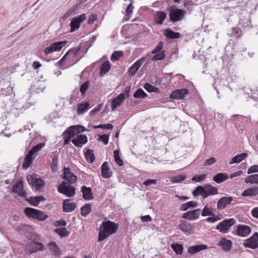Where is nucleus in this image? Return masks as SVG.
<instances>
[{"label": "nucleus", "mask_w": 258, "mask_h": 258, "mask_svg": "<svg viewBox=\"0 0 258 258\" xmlns=\"http://www.w3.org/2000/svg\"><path fill=\"white\" fill-rule=\"evenodd\" d=\"M119 227L118 224L115 223L110 220H106L102 222L99 227V234L98 242H100L108 236L115 233Z\"/></svg>", "instance_id": "1"}, {"label": "nucleus", "mask_w": 258, "mask_h": 258, "mask_svg": "<svg viewBox=\"0 0 258 258\" xmlns=\"http://www.w3.org/2000/svg\"><path fill=\"white\" fill-rule=\"evenodd\" d=\"M24 213L27 217L39 221H44L48 217V216L45 213L32 208H26L24 210Z\"/></svg>", "instance_id": "2"}, {"label": "nucleus", "mask_w": 258, "mask_h": 258, "mask_svg": "<svg viewBox=\"0 0 258 258\" xmlns=\"http://www.w3.org/2000/svg\"><path fill=\"white\" fill-rule=\"evenodd\" d=\"M245 22H243L242 20H241L238 25L233 27L231 30L229 31L228 33V34L230 37H233L236 39H238L240 38L242 35V31L239 27V25H241L243 27H251V22L249 19H245Z\"/></svg>", "instance_id": "3"}, {"label": "nucleus", "mask_w": 258, "mask_h": 258, "mask_svg": "<svg viewBox=\"0 0 258 258\" xmlns=\"http://www.w3.org/2000/svg\"><path fill=\"white\" fill-rule=\"evenodd\" d=\"M81 47H73L69 49L64 55L58 61V64L62 66L66 62L71 61L72 59L76 58L79 55L81 51Z\"/></svg>", "instance_id": "4"}, {"label": "nucleus", "mask_w": 258, "mask_h": 258, "mask_svg": "<svg viewBox=\"0 0 258 258\" xmlns=\"http://www.w3.org/2000/svg\"><path fill=\"white\" fill-rule=\"evenodd\" d=\"M57 190L59 193L67 197L71 198L76 194V188L72 185H68L67 182L62 181L58 186Z\"/></svg>", "instance_id": "5"}, {"label": "nucleus", "mask_w": 258, "mask_h": 258, "mask_svg": "<svg viewBox=\"0 0 258 258\" xmlns=\"http://www.w3.org/2000/svg\"><path fill=\"white\" fill-rule=\"evenodd\" d=\"M44 245L41 242L38 241L36 238L31 239L27 246V252L28 254H32L38 251H43Z\"/></svg>", "instance_id": "6"}, {"label": "nucleus", "mask_w": 258, "mask_h": 258, "mask_svg": "<svg viewBox=\"0 0 258 258\" xmlns=\"http://www.w3.org/2000/svg\"><path fill=\"white\" fill-rule=\"evenodd\" d=\"M235 223V220L234 218L225 219L219 223L216 227V229L218 230L222 233H227L230 227Z\"/></svg>", "instance_id": "7"}, {"label": "nucleus", "mask_w": 258, "mask_h": 258, "mask_svg": "<svg viewBox=\"0 0 258 258\" xmlns=\"http://www.w3.org/2000/svg\"><path fill=\"white\" fill-rule=\"evenodd\" d=\"M185 13V12L181 9L171 8L169 13V19L173 23L176 22L184 17Z\"/></svg>", "instance_id": "8"}, {"label": "nucleus", "mask_w": 258, "mask_h": 258, "mask_svg": "<svg viewBox=\"0 0 258 258\" xmlns=\"http://www.w3.org/2000/svg\"><path fill=\"white\" fill-rule=\"evenodd\" d=\"M86 19V16L85 14H82L81 15L73 18L70 23V32H74L78 30L80 27L81 23L84 22Z\"/></svg>", "instance_id": "9"}, {"label": "nucleus", "mask_w": 258, "mask_h": 258, "mask_svg": "<svg viewBox=\"0 0 258 258\" xmlns=\"http://www.w3.org/2000/svg\"><path fill=\"white\" fill-rule=\"evenodd\" d=\"M243 245L245 247H248L253 249L257 248L258 233L255 232L252 236L245 240Z\"/></svg>", "instance_id": "10"}, {"label": "nucleus", "mask_w": 258, "mask_h": 258, "mask_svg": "<svg viewBox=\"0 0 258 258\" xmlns=\"http://www.w3.org/2000/svg\"><path fill=\"white\" fill-rule=\"evenodd\" d=\"M11 192L17 194L19 196L26 198V192L24 189L23 182L22 180L17 181L12 186Z\"/></svg>", "instance_id": "11"}, {"label": "nucleus", "mask_w": 258, "mask_h": 258, "mask_svg": "<svg viewBox=\"0 0 258 258\" xmlns=\"http://www.w3.org/2000/svg\"><path fill=\"white\" fill-rule=\"evenodd\" d=\"M188 94V90L187 89H176L170 95V98L182 100L187 96Z\"/></svg>", "instance_id": "12"}, {"label": "nucleus", "mask_w": 258, "mask_h": 258, "mask_svg": "<svg viewBox=\"0 0 258 258\" xmlns=\"http://www.w3.org/2000/svg\"><path fill=\"white\" fill-rule=\"evenodd\" d=\"M178 227L180 230L187 235L192 234L195 230L194 225L186 221H182L178 225Z\"/></svg>", "instance_id": "13"}, {"label": "nucleus", "mask_w": 258, "mask_h": 258, "mask_svg": "<svg viewBox=\"0 0 258 258\" xmlns=\"http://www.w3.org/2000/svg\"><path fill=\"white\" fill-rule=\"evenodd\" d=\"M63 175L61 176L62 179L66 180L70 183H74L77 180V176L73 173L69 167H64L63 169Z\"/></svg>", "instance_id": "14"}, {"label": "nucleus", "mask_w": 258, "mask_h": 258, "mask_svg": "<svg viewBox=\"0 0 258 258\" xmlns=\"http://www.w3.org/2000/svg\"><path fill=\"white\" fill-rule=\"evenodd\" d=\"M200 214L201 210L197 209L183 213L182 218L186 220L192 221L198 219Z\"/></svg>", "instance_id": "15"}, {"label": "nucleus", "mask_w": 258, "mask_h": 258, "mask_svg": "<svg viewBox=\"0 0 258 258\" xmlns=\"http://www.w3.org/2000/svg\"><path fill=\"white\" fill-rule=\"evenodd\" d=\"M72 143L77 147H82L83 145L87 143L88 138L85 135H78L71 140Z\"/></svg>", "instance_id": "16"}, {"label": "nucleus", "mask_w": 258, "mask_h": 258, "mask_svg": "<svg viewBox=\"0 0 258 258\" xmlns=\"http://www.w3.org/2000/svg\"><path fill=\"white\" fill-rule=\"evenodd\" d=\"M217 245L221 247L223 250L228 252L231 249L232 242L225 237H222L217 243Z\"/></svg>", "instance_id": "17"}, {"label": "nucleus", "mask_w": 258, "mask_h": 258, "mask_svg": "<svg viewBox=\"0 0 258 258\" xmlns=\"http://www.w3.org/2000/svg\"><path fill=\"white\" fill-rule=\"evenodd\" d=\"M250 232V227L245 225H238L236 231V234L241 237L247 236Z\"/></svg>", "instance_id": "18"}, {"label": "nucleus", "mask_w": 258, "mask_h": 258, "mask_svg": "<svg viewBox=\"0 0 258 258\" xmlns=\"http://www.w3.org/2000/svg\"><path fill=\"white\" fill-rule=\"evenodd\" d=\"M86 130L85 127L81 125H72L68 129V134L75 136L78 134L83 133Z\"/></svg>", "instance_id": "19"}, {"label": "nucleus", "mask_w": 258, "mask_h": 258, "mask_svg": "<svg viewBox=\"0 0 258 258\" xmlns=\"http://www.w3.org/2000/svg\"><path fill=\"white\" fill-rule=\"evenodd\" d=\"M233 201L231 197H223L220 199L217 202V209L221 210L224 209L227 205L230 204Z\"/></svg>", "instance_id": "20"}, {"label": "nucleus", "mask_w": 258, "mask_h": 258, "mask_svg": "<svg viewBox=\"0 0 258 258\" xmlns=\"http://www.w3.org/2000/svg\"><path fill=\"white\" fill-rule=\"evenodd\" d=\"M82 197L85 200H91L94 198L93 194L91 187L83 185L81 187Z\"/></svg>", "instance_id": "21"}, {"label": "nucleus", "mask_w": 258, "mask_h": 258, "mask_svg": "<svg viewBox=\"0 0 258 258\" xmlns=\"http://www.w3.org/2000/svg\"><path fill=\"white\" fill-rule=\"evenodd\" d=\"M204 197L205 199L209 196L216 195L218 194V189L217 187L212 186L211 184H208L204 186Z\"/></svg>", "instance_id": "22"}, {"label": "nucleus", "mask_w": 258, "mask_h": 258, "mask_svg": "<svg viewBox=\"0 0 258 258\" xmlns=\"http://www.w3.org/2000/svg\"><path fill=\"white\" fill-rule=\"evenodd\" d=\"M163 35L169 39H178L181 36L180 33L174 32L170 28H167L164 30Z\"/></svg>", "instance_id": "23"}, {"label": "nucleus", "mask_w": 258, "mask_h": 258, "mask_svg": "<svg viewBox=\"0 0 258 258\" xmlns=\"http://www.w3.org/2000/svg\"><path fill=\"white\" fill-rule=\"evenodd\" d=\"M48 247L52 252V254L56 257L59 256L61 253L58 245L55 242L51 241L48 244Z\"/></svg>", "instance_id": "24"}, {"label": "nucleus", "mask_w": 258, "mask_h": 258, "mask_svg": "<svg viewBox=\"0 0 258 258\" xmlns=\"http://www.w3.org/2000/svg\"><path fill=\"white\" fill-rule=\"evenodd\" d=\"M124 100V97L123 94H119L117 97L112 100L111 110L114 111L116 108L120 106Z\"/></svg>", "instance_id": "25"}, {"label": "nucleus", "mask_w": 258, "mask_h": 258, "mask_svg": "<svg viewBox=\"0 0 258 258\" xmlns=\"http://www.w3.org/2000/svg\"><path fill=\"white\" fill-rule=\"evenodd\" d=\"M71 201L70 199H66L63 200L62 203L63 211L64 212H71L73 211L76 207V205L74 203H69Z\"/></svg>", "instance_id": "26"}, {"label": "nucleus", "mask_w": 258, "mask_h": 258, "mask_svg": "<svg viewBox=\"0 0 258 258\" xmlns=\"http://www.w3.org/2000/svg\"><path fill=\"white\" fill-rule=\"evenodd\" d=\"M258 195V187L254 186L244 190L241 194L242 197H252Z\"/></svg>", "instance_id": "27"}, {"label": "nucleus", "mask_w": 258, "mask_h": 258, "mask_svg": "<svg viewBox=\"0 0 258 258\" xmlns=\"http://www.w3.org/2000/svg\"><path fill=\"white\" fill-rule=\"evenodd\" d=\"M112 171H110L107 162H104L101 166V175L105 178H108L111 176Z\"/></svg>", "instance_id": "28"}, {"label": "nucleus", "mask_w": 258, "mask_h": 258, "mask_svg": "<svg viewBox=\"0 0 258 258\" xmlns=\"http://www.w3.org/2000/svg\"><path fill=\"white\" fill-rule=\"evenodd\" d=\"M167 17V14L164 11H158L154 16L155 22L157 24L161 25Z\"/></svg>", "instance_id": "29"}, {"label": "nucleus", "mask_w": 258, "mask_h": 258, "mask_svg": "<svg viewBox=\"0 0 258 258\" xmlns=\"http://www.w3.org/2000/svg\"><path fill=\"white\" fill-rule=\"evenodd\" d=\"M207 248L208 246L205 244H200L189 246L188 248V252L190 254H193L202 250L206 249Z\"/></svg>", "instance_id": "30"}, {"label": "nucleus", "mask_w": 258, "mask_h": 258, "mask_svg": "<svg viewBox=\"0 0 258 258\" xmlns=\"http://www.w3.org/2000/svg\"><path fill=\"white\" fill-rule=\"evenodd\" d=\"M197 202L189 201L185 204H181L179 207V210L181 211H185L188 209H194L198 207Z\"/></svg>", "instance_id": "31"}, {"label": "nucleus", "mask_w": 258, "mask_h": 258, "mask_svg": "<svg viewBox=\"0 0 258 258\" xmlns=\"http://www.w3.org/2000/svg\"><path fill=\"white\" fill-rule=\"evenodd\" d=\"M32 157L33 155L28 152L25 157L24 162L22 164V167L23 169H27L31 166L33 161Z\"/></svg>", "instance_id": "32"}, {"label": "nucleus", "mask_w": 258, "mask_h": 258, "mask_svg": "<svg viewBox=\"0 0 258 258\" xmlns=\"http://www.w3.org/2000/svg\"><path fill=\"white\" fill-rule=\"evenodd\" d=\"M58 155H59V153L57 151L52 152V155L51 156L52 164L51 165V170L54 172L57 171V170L58 169L57 163H58Z\"/></svg>", "instance_id": "33"}, {"label": "nucleus", "mask_w": 258, "mask_h": 258, "mask_svg": "<svg viewBox=\"0 0 258 258\" xmlns=\"http://www.w3.org/2000/svg\"><path fill=\"white\" fill-rule=\"evenodd\" d=\"M228 178V176L227 174L220 172L216 174L213 177V180L217 183H221L226 180Z\"/></svg>", "instance_id": "34"}, {"label": "nucleus", "mask_w": 258, "mask_h": 258, "mask_svg": "<svg viewBox=\"0 0 258 258\" xmlns=\"http://www.w3.org/2000/svg\"><path fill=\"white\" fill-rule=\"evenodd\" d=\"M111 64L109 61L103 62L101 67L99 75L101 77L104 76L110 70Z\"/></svg>", "instance_id": "35"}, {"label": "nucleus", "mask_w": 258, "mask_h": 258, "mask_svg": "<svg viewBox=\"0 0 258 258\" xmlns=\"http://www.w3.org/2000/svg\"><path fill=\"white\" fill-rule=\"evenodd\" d=\"M90 104L88 102L81 103L78 104L77 113L78 115L83 114L89 108Z\"/></svg>", "instance_id": "36"}, {"label": "nucleus", "mask_w": 258, "mask_h": 258, "mask_svg": "<svg viewBox=\"0 0 258 258\" xmlns=\"http://www.w3.org/2000/svg\"><path fill=\"white\" fill-rule=\"evenodd\" d=\"M247 153H243L240 154H238L231 159L229 164H232L234 163H238L244 159L247 156Z\"/></svg>", "instance_id": "37"}, {"label": "nucleus", "mask_w": 258, "mask_h": 258, "mask_svg": "<svg viewBox=\"0 0 258 258\" xmlns=\"http://www.w3.org/2000/svg\"><path fill=\"white\" fill-rule=\"evenodd\" d=\"M141 67L139 61H136L128 69V73L131 76H133Z\"/></svg>", "instance_id": "38"}, {"label": "nucleus", "mask_w": 258, "mask_h": 258, "mask_svg": "<svg viewBox=\"0 0 258 258\" xmlns=\"http://www.w3.org/2000/svg\"><path fill=\"white\" fill-rule=\"evenodd\" d=\"M54 232L57 233L61 237H66L70 233V232L65 227L56 228L54 229Z\"/></svg>", "instance_id": "39"}, {"label": "nucleus", "mask_w": 258, "mask_h": 258, "mask_svg": "<svg viewBox=\"0 0 258 258\" xmlns=\"http://www.w3.org/2000/svg\"><path fill=\"white\" fill-rule=\"evenodd\" d=\"M204 191V186L199 185L195 188L192 191V194L194 197H197L201 195L203 199H205Z\"/></svg>", "instance_id": "40"}, {"label": "nucleus", "mask_w": 258, "mask_h": 258, "mask_svg": "<svg viewBox=\"0 0 258 258\" xmlns=\"http://www.w3.org/2000/svg\"><path fill=\"white\" fill-rule=\"evenodd\" d=\"M244 182L246 183H250V184H257L258 183V174H255L250 175L247 177H246L244 179Z\"/></svg>", "instance_id": "41"}, {"label": "nucleus", "mask_w": 258, "mask_h": 258, "mask_svg": "<svg viewBox=\"0 0 258 258\" xmlns=\"http://www.w3.org/2000/svg\"><path fill=\"white\" fill-rule=\"evenodd\" d=\"M86 150V152L85 154L86 159L88 162L92 163L95 159V157L93 153V150L90 149H87Z\"/></svg>", "instance_id": "42"}, {"label": "nucleus", "mask_w": 258, "mask_h": 258, "mask_svg": "<svg viewBox=\"0 0 258 258\" xmlns=\"http://www.w3.org/2000/svg\"><path fill=\"white\" fill-rule=\"evenodd\" d=\"M68 42L67 41H57L51 44L50 45L55 51H59Z\"/></svg>", "instance_id": "43"}, {"label": "nucleus", "mask_w": 258, "mask_h": 258, "mask_svg": "<svg viewBox=\"0 0 258 258\" xmlns=\"http://www.w3.org/2000/svg\"><path fill=\"white\" fill-rule=\"evenodd\" d=\"M171 247L173 250L178 255L182 254L183 250V245L179 243H173L171 244Z\"/></svg>", "instance_id": "44"}, {"label": "nucleus", "mask_w": 258, "mask_h": 258, "mask_svg": "<svg viewBox=\"0 0 258 258\" xmlns=\"http://www.w3.org/2000/svg\"><path fill=\"white\" fill-rule=\"evenodd\" d=\"M119 150H115L113 151V156L115 162L119 166H121L123 164V161L120 157Z\"/></svg>", "instance_id": "45"}, {"label": "nucleus", "mask_w": 258, "mask_h": 258, "mask_svg": "<svg viewBox=\"0 0 258 258\" xmlns=\"http://www.w3.org/2000/svg\"><path fill=\"white\" fill-rule=\"evenodd\" d=\"M90 204H85L81 208V214L82 216L86 217L91 212V208Z\"/></svg>", "instance_id": "46"}, {"label": "nucleus", "mask_w": 258, "mask_h": 258, "mask_svg": "<svg viewBox=\"0 0 258 258\" xmlns=\"http://www.w3.org/2000/svg\"><path fill=\"white\" fill-rule=\"evenodd\" d=\"M135 98L144 99L147 96L146 93L141 88L138 89L134 94Z\"/></svg>", "instance_id": "47"}, {"label": "nucleus", "mask_w": 258, "mask_h": 258, "mask_svg": "<svg viewBox=\"0 0 258 258\" xmlns=\"http://www.w3.org/2000/svg\"><path fill=\"white\" fill-rule=\"evenodd\" d=\"M201 213L204 217L208 216H215V214L212 211V209L211 208L208 207L207 205L204 207L202 212H201Z\"/></svg>", "instance_id": "48"}, {"label": "nucleus", "mask_w": 258, "mask_h": 258, "mask_svg": "<svg viewBox=\"0 0 258 258\" xmlns=\"http://www.w3.org/2000/svg\"><path fill=\"white\" fill-rule=\"evenodd\" d=\"M186 178L185 174H180L173 176L171 178V181L173 183H179Z\"/></svg>", "instance_id": "49"}, {"label": "nucleus", "mask_w": 258, "mask_h": 258, "mask_svg": "<svg viewBox=\"0 0 258 258\" xmlns=\"http://www.w3.org/2000/svg\"><path fill=\"white\" fill-rule=\"evenodd\" d=\"M123 55L122 51H115L111 55L110 60L112 61L118 60L121 56Z\"/></svg>", "instance_id": "50"}, {"label": "nucleus", "mask_w": 258, "mask_h": 258, "mask_svg": "<svg viewBox=\"0 0 258 258\" xmlns=\"http://www.w3.org/2000/svg\"><path fill=\"white\" fill-rule=\"evenodd\" d=\"M165 57V51L163 50L160 52H158L157 53L155 54V55L152 57V60L155 61L162 60L163 59H164Z\"/></svg>", "instance_id": "51"}, {"label": "nucleus", "mask_w": 258, "mask_h": 258, "mask_svg": "<svg viewBox=\"0 0 258 258\" xmlns=\"http://www.w3.org/2000/svg\"><path fill=\"white\" fill-rule=\"evenodd\" d=\"M44 146L45 144L43 143L38 144L33 146L29 152L33 155L35 153L40 151Z\"/></svg>", "instance_id": "52"}, {"label": "nucleus", "mask_w": 258, "mask_h": 258, "mask_svg": "<svg viewBox=\"0 0 258 258\" xmlns=\"http://www.w3.org/2000/svg\"><path fill=\"white\" fill-rule=\"evenodd\" d=\"M26 201L31 205L34 207H37L39 205V201L38 200L37 196L30 197L29 198L26 199Z\"/></svg>", "instance_id": "53"}, {"label": "nucleus", "mask_w": 258, "mask_h": 258, "mask_svg": "<svg viewBox=\"0 0 258 258\" xmlns=\"http://www.w3.org/2000/svg\"><path fill=\"white\" fill-rule=\"evenodd\" d=\"M206 177L207 175L206 174L201 175H196L192 177L191 180L194 182H200L205 180Z\"/></svg>", "instance_id": "54"}, {"label": "nucleus", "mask_w": 258, "mask_h": 258, "mask_svg": "<svg viewBox=\"0 0 258 258\" xmlns=\"http://www.w3.org/2000/svg\"><path fill=\"white\" fill-rule=\"evenodd\" d=\"M89 86V81H87L83 83L80 86V91L82 95H84L86 93Z\"/></svg>", "instance_id": "55"}, {"label": "nucleus", "mask_w": 258, "mask_h": 258, "mask_svg": "<svg viewBox=\"0 0 258 258\" xmlns=\"http://www.w3.org/2000/svg\"><path fill=\"white\" fill-rule=\"evenodd\" d=\"M95 128H102L103 130H112L113 128V125L110 123L107 124H101L94 126Z\"/></svg>", "instance_id": "56"}, {"label": "nucleus", "mask_w": 258, "mask_h": 258, "mask_svg": "<svg viewBox=\"0 0 258 258\" xmlns=\"http://www.w3.org/2000/svg\"><path fill=\"white\" fill-rule=\"evenodd\" d=\"M80 7V4H79V3L76 2V4L72 7L70 9H69L68 11L69 12H70L72 15H75L78 13V11Z\"/></svg>", "instance_id": "57"}, {"label": "nucleus", "mask_w": 258, "mask_h": 258, "mask_svg": "<svg viewBox=\"0 0 258 258\" xmlns=\"http://www.w3.org/2000/svg\"><path fill=\"white\" fill-rule=\"evenodd\" d=\"M109 135L103 134L98 137V140L101 141L104 145H107L108 143Z\"/></svg>", "instance_id": "58"}, {"label": "nucleus", "mask_w": 258, "mask_h": 258, "mask_svg": "<svg viewBox=\"0 0 258 258\" xmlns=\"http://www.w3.org/2000/svg\"><path fill=\"white\" fill-rule=\"evenodd\" d=\"M163 47V43L162 41H160L155 48L151 51L152 54H156L158 52H161Z\"/></svg>", "instance_id": "59"}, {"label": "nucleus", "mask_w": 258, "mask_h": 258, "mask_svg": "<svg viewBox=\"0 0 258 258\" xmlns=\"http://www.w3.org/2000/svg\"><path fill=\"white\" fill-rule=\"evenodd\" d=\"M125 1H130V4L127 5L125 10L126 15L128 16L132 14L134 6L133 5V0H125Z\"/></svg>", "instance_id": "60"}, {"label": "nucleus", "mask_w": 258, "mask_h": 258, "mask_svg": "<svg viewBox=\"0 0 258 258\" xmlns=\"http://www.w3.org/2000/svg\"><path fill=\"white\" fill-rule=\"evenodd\" d=\"M44 182L43 180L41 178H35L34 185L37 188H41L43 186Z\"/></svg>", "instance_id": "61"}, {"label": "nucleus", "mask_w": 258, "mask_h": 258, "mask_svg": "<svg viewBox=\"0 0 258 258\" xmlns=\"http://www.w3.org/2000/svg\"><path fill=\"white\" fill-rule=\"evenodd\" d=\"M157 180L154 179H148L145 180L143 184L146 186H149L151 184H156Z\"/></svg>", "instance_id": "62"}, {"label": "nucleus", "mask_w": 258, "mask_h": 258, "mask_svg": "<svg viewBox=\"0 0 258 258\" xmlns=\"http://www.w3.org/2000/svg\"><path fill=\"white\" fill-rule=\"evenodd\" d=\"M258 172V165H254L250 166L247 170V174Z\"/></svg>", "instance_id": "63"}, {"label": "nucleus", "mask_w": 258, "mask_h": 258, "mask_svg": "<svg viewBox=\"0 0 258 258\" xmlns=\"http://www.w3.org/2000/svg\"><path fill=\"white\" fill-rule=\"evenodd\" d=\"M216 162V159L214 157H211L209 159H207L204 164L205 166H210Z\"/></svg>", "instance_id": "64"}]
</instances>
